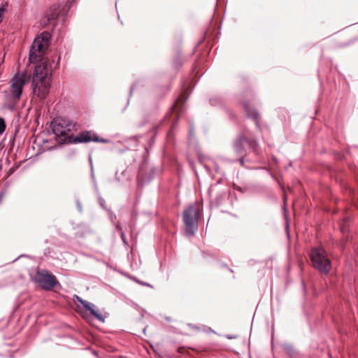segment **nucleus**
<instances>
[{
    "label": "nucleus",
    "instance_id": "obj_15",
    "mask_svg": "<svg viewBox=\"0 0 358 358\" xmlns=\"http://www.w3.org/2000/svg\"><path fill=\"white\" fill-rule=\"evenodd\" d=\"M178 105H179V101H178L173 106V110L175 111V112H178Z\"/></svg>",
    "mask_w": 358,
    "mask_h": 358
},
{
    "label": "nucleus",
    "instance_id": "obj_16",
    "mask_svg": "<svg viewBox=\"0 0 358 358\" xmlns=\"http://www.w3.org/2000/svg\"><path fill=\"white\" fill-rule=\"evenodd\" d=\"M246 161H248V159L246 156L240 159V162L241 164H243L244 162H246Z\"/></svg>",
    "mask_w": 358,
    "mask_h": 358
},
{
    "label": "nucleus",
    "instance_id": "obj_7",
    "mask_svg": "<svg viewBox=\"0 0 358 358\" xmlns=\"http://www.w3.org/2000/svg\"><path fill=\"white\" fill-rule=\"evenodd\" d=\"M34 280L44 289H51L57 282L55 276L46 271H38L34 275Z\"/></svg>",
    "mask_w": 358,
    "mask_h": 358
},
{
    "label": "nucleus",
    "instance_id": "obj_6",
    "mask_svg": "<svg viewBox=\"0 0 358 358\" xmlns=\"http://www.w3.org/2000/svg\"><path fill=\"white\" fill-rule=\"evenodd\" d=\"M245 143L248 145L249 148L256 155L259 154L258 143L256 140L251 138L250 134L246 130L241 135L238 136L234 142V148L238 155L243 153V145Z\"/></svg>",
    "mask_w": 358,
    "mask_h": 358
},
{
    "label": "nucleus",
    "instance_id": "obj_19",
    "mask_svg": "<svg viewBox=\"0 0 358 358\" xmlns=\"http://www.w3.org/2000/svg\"><path fill=\"white\" fill-rule=\"evenodd\" d=\"M143 285H146V286H150V285H149V284H147V283H145V284H143Z\"/></svg>",
    "mask_w": 358,
    "mask_h": 358
},
{
    "label": "nucleus",
    "instance_id": "obj_1",
    "mask_svg": "<svg viewBox=\"0 0 358 358\" xmlns=\"http://www.w3.org/2000/svg\"><path fill=\"white\" fill-rule=\"evenodd\" d=\"M50 35L43 32L32 43L29 52V62L35 64L32 73V92L41 100L49 94L51 85V73L49 61L45 57Z\"/></svg>",
    "mask_w": 358,
    "mask_h": 358
},
{
    "label": "nucleus",
    "instance_id": "obj_3",
    "mask_svg": "<svg viewBox=\"0 0 358 358\" xmlns=\"http://www.w3.org/2000/svg\"><path fill=\"white\" fill-rule=\"evenodd\" d=\"M201 206L198 203L192 204L183 212V222L185 234L192 236L198 229V220L200 217Z\"/></svg>",
    "mask_w": 358,
    "mask_h": 358
},
{
    "label": "nucleus",
    "instance_id": "obj_8",
    "mask_svg": "<svg viewBox=\"0 0 358 358\" xmlns=\"http://www.w3.org/2000/svg\"><path fill=\"white\" fill-rule=\"evenodd\" d=\"M90 141H96V142L100 141V142H103V143L107 142V141L105 139H99V138L96 136V134H92L90 131L83 132V133L80 134V135L79 136L76 137L75 139L73 140V142H75V143H83V142L87 143V142H90Z\"/></svg>",
    "mask_w": 358,
    "mask_h": 358
},
{
    "label": "nucleus",
    "instance_id": "obj_17",
    "mask_svg": "<svg viewBox=\"0 0 358 358\" xmlns=\"http://www.w3.org/2000/svg\"><path fill=\"white\" fill-rule=\"evenodd\" d=\"M77 206H78V208L79 209V210L81 211L82 210L81 206L79 203H77Z\"/></svg>",
    "mask_w": 358,
    "mask_h": 358
},
{
    "label": "nucleus",
    "instance_id": "obj_11",
    "mask_svg": "<svg viewBox=\"0 0 358 358\" xmlns=\"http://www.w3.org/2000/svg\"><path fill=\"white\" fill-rule=\"evenodd\" d=\"M282 347L285 352L290 357V358L298 357V352L293 348L291 344L285 343L282 344Z\"/></svg>",
    "mask_w": 358,
    "mask_h": 358
},
{
    "label": "nucleus",
    "instance_id": "obj_4",
    "mask_svg": "<svg viewBox=\"0 0 358 358\" xmlns=\"http://www.w3.org/2000/svg\"><path fill=\"white\" fill-rule=\"evenodd\" d=\"M76 124L66 117H58L52 122V131L57 136L63 137L64 140L71 138V133L76 129Z\"/></svg>",
    "mask_w": 358,
    "mask_h": 358
},
{
    "label": "nucleus",
    "instance_id": "obj_2",
    "mask_svg": "<svg viewBox=\"0 0 358 358\" xmlns=\"http://www.w3.org/2000/svg\"><path fill=\"white\" fill-rule=\"evenodd\" d=\"M30 81L32 82V73H29L26 71L17 72L10 78L7 94L10 108H13L15 105L20 100L24 87Z\"/></svg>",
    "mask_w": 358,
    "mask_h": 358
},
{
    "label": "nucleus",
    "instance_id": "obj_13",
    "mask_svg": "<svg viewBox=\"0 0 358 358\" xmlns=\"http://www.w3.org/2000/svg\"><path fill=\"white\" fill-rule=\"evenodd\" d=\"M203 165L204 166L205 169H206V171L208 172H210V166L209 164H208L206 162V159H204V157H203Z\"/></svg>",
    "mask_w": 358,
    "mask_h": 358
},
{
    "label": "nucleus",
    "instance_id": "obj_12",
    "mask_svg": "<svg viewBox=\"0 0 358 358\" xmlns=\"http://www.w3.org/2000/svg\"><path fill=\"white\" fill-rule=\"evenodd\" d=\"M5 130V123L3 119L0 118V134H2Z\"/></svg>",
    "mask_w": 358,
    "mask_h": 358
},
{
    "label": "nucleus",
    "instance_id": "obj_10",
    "mask_svg": "<svg viewBox=\"0 0 358 358\" xmlns=\"http://www.w3.org/2000/svg\"><path fill=\"white\" fill-rule=\"evenodd\" d=\"M243 107H244V109H245V111L247 115L253 120L256 126L258 127H259V114H258V113L255 109H253L248 102L243 103Z\"/></svg>",
    "mask_w": 358,
    "mask_h": 358
},
{
    "label": "nucleus",
    "instance_id": "obj_18",
    "mask_svg": "<svg viewBox=\"0 0 358 358\" xmlns=\"http://www.w3.org/2000/svg\"><path fill=\"white\" fill-rule=\"evenodd\" d=\"M208 330H210V328H208V329H206V328L203 329V331H207Z\"/></svg>",
    "mask_w": 358,
    "mask_h": 358
},
{
    "label": "nucleus",
    "instance_id": "obj_5",
    "mask_svg": "<svg viewBox=\"0 0 358 358\" xmlns=\"http://www.w3.org/2000/svg\"><path fill=\"white\" fill-rule=\"evenodd\" d=\"M313 266L321 273L327 274L331 269V262L322 248H315L310 254Z\"/></svg>",
    "mask_w": 358,
    "mask_h": 358
},
{
    "label": "nucleus",
    "instance_id": "obj_14",
    "mask_svg": "<svg viewBox=\"0 0 358 358\" xmlns=\"http://www.w3.org/2000/svg\"><path fill=\"white\" fill-rule=\"evenodd\" d=\"M6 8L4 6L0 8V23L2 22V15L5 13Z\"/></svg>",
    "mask_w": 358,
    "mask_h": 358
},
{
    "label": "nucleus",
    "instance_id": "obj_9",
    "mask_svg": "<svg viewBox=\"0 0 358 358\" xmlns=\"http://www.w3.org/2000/svg\"><path fill=\"white\" fill-rule=\"evenodd\" d=\"M74 299L80 302L81 304H83L84 306V307L90 311L91 314L94 316L97 320H99V321L103 322H104V317H103L102 315H101L98 310H95L94 308V305L90 303V302H87L83 299H82L80 297H79L77 295H74Z\"/></svg>",
    "mask_w": 358,
    "mask_h": 358
},
{
    "label": "nucleus",
    "instance_id": "obj_20",
    "mask_svg": "<svg viewBox=\"0 0 358 358\" xmlns=\"http://www.w3.org/2000/svg\"><path fill=\"white\" fill-rule=\"evenodd\" d=\"M217 205L220 204V201H217Z\"/></svg>",
    "mask_w": 358,
    "mask_h": 358
}]
</instances>
